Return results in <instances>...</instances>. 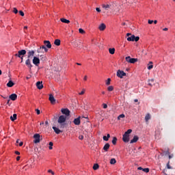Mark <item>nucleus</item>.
I'll use <instances>...</instances> for the list:
<instances>
[{
    "mask_svg": "<svg viewBox=\"0 0 175 175\" xmlns=\"http://www.w3.org/2000/svg\"><path fill=\"white\" fill-rule=\"evenodd\" d=\"M102 8L103 10H112L111 12H114V5L111 4H102Z\"/></svg>",
    "mask_w": 175,
    "mask_h": 175,
    "instance_id": "obj_1",
    "label": "nucleus"
},
{
    "mask_svg": "<svg viewBox=\"0 0 175 175\" xmlns=\"http://www.w3.org/2000/svg\"><path fill=\"white\" fill-rule=\"evenodd\" d=\"M33 143H35V144H38V143H40V140H41V137H40V134L39 133H36L33 135Z\"/></svg>",
    "mask_w": 175,
    "mask_h": 175,
    "instance_id": "obj_2",
    "label": "nucleus"
},
{
    "mask_svg": "<svg viewBox=\"0 0 175 175\" xmlns=\"http://www.w3.org/2000/svg\"><path fill=\"white\" fill-rule=\"evenodd\" d=\"M140 37L135 36V35H131V36L127 38L128 42H139Z\"/></svg>",
    "mask_w": 175,
    "mask_h": 175,
    "instance_id": "obj_3",
    "label": "nucleus"
},
{
    "mask_svg": "<svg viewBox=\"0 0 175 175\" xmlns=\"http://www.w3.org/2000/svg\"><path fill=\"white\" fill-rule=\"evenodd\" d=\"M25 54H27V51H25V49H22L21 51H18V53L15 54V57H24Z\"/></svg>",
    "mask_w": 175,
    "mask_h": 175,
    "instance_id": "obj_4",
    "label": "nucleus"
},
{
    "mask_svg": "<svg viewBox=\"0 0 175 175\" xmlns=\"http://www.w3.org/2000/svg\"><path fill=\"white\" fill-rule=\"evenodd\" d=\"M126 62H129V64H135L137 62V58H131L130 56L126 57Z\"/></svg>",
    "mask_w": 175,
    "mask_h": 175,
    "instance_id": "obj_5",
    "label": "nucleus"
},
{
    "mask_svg": "<svg viewBox=\"0 0 175 175\" xmlns=\"http://www.w3.org/2000/svg\"><path fill=\"white\" fill-rule=\"evenodd\" d=\"M116 75L118 77H120V79H122L124 76H126V73H125V72H124L123 70H118L117 71Z\"/></svg>",
    "mask_w": 175,
    "mask_h": 175,
    "instance_id": "obj_6",
    "label": "nucleus"
},
{
    "mask_svg": "<svg viewBox=\"0 0 175 175\" xmlns=\"http://www.w3.org/2000/svg\"><path fill=\"white\" fill-rule=\"evenodd\" d=\"M33 64L36 65V66H38L40 64V59L39 57L34 56L33 57Z\"/></svg>",
    "mask_w": 175,
    "mask_h": 175,
    "instance_id": "obj_7",
    "label": "nucleus"
},
{
    "mask_svg": "<svg viewBox=\"0 0 175 175\" xmlns=\"http://www.w3.org/2000/svg\"><path fill=\"white\" fill-rule=\"evenodd\" d=\"M66 121V116L62 115L59 117L57 120L58 124H64Z\"/></svg>",
    "mask_w": 175,
    "mask_h": 175,
    "instance_id": "obj_8",
    "label": "nucleus"
},
{
    "mask_svg": "<svg viewBox=\"0 0 175 175\" xmlns=\"http://www.w3.org/2000/svg\"><path fill=\"white\" fill-rule=\"evenodd\" d=\"M62 114H64L65 116H66V117L70 116V111H69L68 108L62 109Z\"/></svg>",
    "mask_w": 175,
    "mask_h": 175,
    "instance_id": "obj_9",
    "label": "nucleus"
},
{
    "mask_svg": "<svg viewBox=\"0 0 175 175\" xmlns=\"http://www.w3.org/2000/svg\"><path fill=\"white\" fill-rule=\"evenodd\" d=\"M52 129H53L56 135H59V133H62V132H64V131L59 129V127L53 126Z\"/></svg>",
    "mask_w": 175,
    "mask_h": 175,
    "instance_id": "obj_10",
    "label": "nucleus"
},
{
    "mask_svg": "<svg viewBox=\"0 0 175 175\" xmlns=\"http://www.w3.org/2000/svg\"><path fill=\"white\" fill-rule=\"evenodd\" d=\"M35 55V51H29L27 52V58H32Z\"/></svg>",
    "mask_w": 175,
    "mask_h": 175,
    "instance_id": "obj_11",
    "label": "nucleus"
},
{
    "mask_svg": "<svg viewBox=\"0 0 175 175\" xmlns=\"http://www.w3.org/2000/svg\"><path fill=\"white\" fill-rule=\"evenodd\" d=\"M122 140L123 142H124V143H128L129 142V135H127L126 134H124Z\"/></svg>",
    "mask_w": 175,
    "mask_h": 175,
    "instance_id": "obj_12",
    "label": "nucleus"
},
{
    "mask_svg": "<svg viewBox=\"0 0 175 175\" xmlns=\"http://www.w3.org/2000/svg\"><path fill=\"white\" fill-rule=\"evenodd\" d=\"M25 65L28 66L31 69L32 68V64H31V58H27V59L25 61Z\"/></svg>",
    "mask_w": 175,
    "mask_h": 175,
    "instance_id": "obj_13",
    "label": "nucleus"
},
{
    "mask_svg": "<svg viewBox=\"0 0 175 175\" xmlns=\"http://www.w3.org/2000/svg\"><path fill=\"white\" fill-rule=\"evenodd\" d=\"M80 118L81 117L79 116L74 120L73 123L75 124V125H80L81 124Z\"/></svg>",
    "mask_w": 175,
    "mask_h": 175,
    "instance_id": "obj_14",
    "label": "nucleus"
},
{
    "mask_svg": "<svg viewBox=\"0 0 175 175\" xmlns=\"http://www.w3.org/2000/svg\"><path fill=\"white\" fill-rule=\"evenodd\" d=\"M49 100L52 105H54V103H55V98H54V96L53 94L49 95Z\"/></svg>",
    "mask_w": 175,
    "mask_h": 175,
    "instance_id": "obj_15",
    "label": "nucleus"
},
{
    "mask_svg": "<svg viewBox=\"0 0 175 175\" xmlns=\"http://www.w3.org/2000/svg\"><path fill=\"white\" fill-rule=\"evenodd\" d=\"M44 44L47 49H51V42H50L49 40H44Z\"/></svg>",
    "mask_w": 175,
    "mask_h": 175,
    "instance_id": "obj_16",
    "label": "nucleus"
},
{
    "mask_svg": "<svg viewBox=\"0 0 175 175\" xmlns=\"http://www.w3.org/2000/svg\"><path fill=\"white\" fill-rule=\"evenodd\" d=\"M98 29L100 31H105L106 29V25H105V23H101L98 27Z\"/></svg>",
    "mask_w": 175,
    "mask_h": 175,
    "instance_id": "obj_17",
    "label": "nucleus"
},
{
    "mask_svg": "<svg viewBox=\"0 0 175 175\" xmlns=\"http://www.w3.org/2000/svg\"><path fill=\"white\" fill-rule=\"evenodd\" d=\"M109 148H110V144L107 143L105 144L103 149L104 150V151H105V152H107V151H109Z\"/></svg>",
    "mask_w": 175,
    "mask_h": 175,
    "instance_id": "obj_18",
    "label": "nucleus"
},
{
    "mask_svg": "<svg viewBox=\"0 0 175 175\" xmlns=\"http://www.w3.org/2000/svg\"><path fill=\"white\" fill-rule=\"evenodd\" d=\"M80 43H81L80 42V40H75L73 42H72V44L73 46H75V47H79V45L80 44Z\"/></svg>",
    "mask_w": 175,
    "mask_h": 175,
    "instance_id": "obj_19",
    "label": "nucleus"
},
{
    "mask_svg": "<svg viewBox=\"0 0 175 175\" xmlns=\"http://www.w3.org/2000/svg\"><path fill=\"white\" fill-rule=\"evenodd\" d=\"M36 87L38 90H42L43 88V84H42V82L38 81L36 83Z\"/></svg>",
    "mask_w": 175,
    "mask_h": 175,
    "instance_id": "obj_20",
    "label": "nucleus"
},
{
    "mask_svg": "<svg viewBox=\"0 0 175 175\" xmlns=\"http://www.w3.org/2000/svg\"><path fill=\"white\" fill-rule=\"evenodd\" d=\"M137 140H139V137H137V135H135L133 137V139L131 140L130 143H131V144H132L133 143H136V142H137Z\"/></svg>",
    "mask_w": 175,
    "mask_h": 175,
    "instance_id": "obj_21",
    "label": "nucleus"
},
{
    "mask_svg": "<svg viewBox=\"0 0 175 175\" xmlns=\"http://www.w3.org/2000/svg\"><path fill=\"white\" fill-rule=\"evenodd\" d=\"M10 99H11V100H16L17 99V94H12L10 96Z\"/></svg>",
    "mask_w": 175,
    "mask_h": 175,
    "instance_id": "obj_22",
    "label": "nucleus"
},
{
    "mask_svg": "<svg viewBox=\"0 0 175 175\" xmlns=\"http://www.w3.org/2000/svg\"><path fill=\"white\" fill-rule=\"evenodd\" d=\"M54 44L55 46H61V40L59 39H56L54 42Z\"/></svg>",
    "mask_w": 175,
    "mask_h": 175,
    "instance_id": "obj_23",
    "label": "nucleus"
},
{
    "mask_svg": "<svg viewBox=\"0 0 175 175\" xmlns=\"http://www.w3.org/2000/svg\"><path fill=\"white\" fill-rule=\"evenodd\" d=\"M103 139L105 142H109V139H110V134H107V136H103Z\"/></svg>",
    "mask_w": 175,
    "mask_h": 175,
    "instance_id": "obj_24",
    "label": "nucleus"
},
{
    "mask_svg": "<svg viewBox=\"0 0 175 175\" xmlns=\"http://www.w3.org/2000/svg\"><path fill=\"white\" fill-rule=\"evenodd\" d=\"M60 21H62V23H64L65 24H69V23H70L69 20L64 18H62Z\"/></svg>",
    "mask_w": 175,
    "mask_h": 175,
    "instance_id": "obj_25",
    "label": "nucleus"
},
{
    "mask_svg": "<svg viewBox=\"0 0 175 175\" xmlns=\"http://www.w3.org/2000/svg\"><path fill=\"white\" fill-rule=\"evenodd\" d=\"M10 120H11V121H16V120H17V114L14 113V114H13V116H11Z\"/></svg>",
    "mask_w": 175,
    "mask_h": 175,
    "instance_id": "obj_26",
    "label": "nucleus"
},
{
    "mask_svg": "<svg viewBox=\"0 0 175 175\" xmlns=\"http://www.w3.org/2000/svg\"><path fill=\"white\" fill-rule=\"evenodd\" d=\"M151 119V116L150 115V113L146 114V116H145V121L146 122H148V120Z\"/></svg>",
    "mask_w": 175,
    "mask_h": 175,
    "instance_id": "obj_27",
    "label": "nucleus"
},
{
    "mask_svg": "<svg viewBox=\"0 0 175 175\" xmlns=\"http://www.w3.org/2000/svg\"><path fill=\"white\" fill-rule=\"evenodd\" d=\"M14 85V83H13L12 81H9L7 83V87L12 88Z\"/></svg>",
    "mask_w": 175,
    "mask_h": 175,
    "instance_id": "obj_28",
    "label": "nucleus"
},
{
    "mask_svg": "<svg viewBox=\"0 0 175 175\" xmlns=\"http://www.w3.org/2000/svg\"><path fill=\"white\" fill-rule=\"evenodd\" d=\"M109 54H114L116 53V49L114 48H109Z\"/></svg>",
    "mask_w": 175,
    "mask_h": 175,
    "instance_id": "obj_29",
    "label": "nucleus"
},
{
    "mask_svg": "<svg viewBox=\"0 0 175 175\" xmlns=\"http://www.w3.org/2000/svg\"><path fill=\"white\" fill-rule=\"evenodd\" d=\"M110 163L111 165H115V163H117V161L116 160V159H111Z\"/></svg>",
    "mask_w": 175,
    "mask_h": 175,
    "instance_id": "obj_30",
    "label": "nucleus"
},
{
    "mask_svg": "<svg viewBox=\"0 0 175 175\" xmlns=\"http://www.w3.org/2000/svg\"><path fill=\"white\" fill-rule=\"evenodd\" d=\"M112 144H113V146H116V144H117V138L116 137H113L112 139Z\"/></svg>",
    "mask_w": 175,
    "mask_h": 175,
    "instance_id": "obj_31",
    "label": "nucleus"
},
{
    "mask_svg": "<svg viewBox=\"0 0 175 175\" xmlns=\"http://www.w3.org/2000/svg\"><path fill=\"white\" fill-rule=\"evenodd\" d=\"M93 169L94 170H98V169H99V164L98 163L94 164L93 166Z\"/></svg>",
    "mask_w": 175,
    "mask_h": 175,
    "instance_id": "obj_32",
    "label": "nucleus"
},
{
    "mask_svg": "<svg viewBox=\"0 0 175 175\" xmlns=\"http://www.w3.org/2000/svg\"><path fill=\"white\" fill-rule=\"evenodd\" d=\"M40 48L42 50H44L45 53H47V51H49V49L47 48H46V46H44V45L41 46Z\"/></svg>",
    "mask_w": 175,
    "mask_h": 175,
    "instance_id": "obj_33",
    "label": "nucleus"
},
{
    "mask_svg": "<svg viewBox=\"0 0 175 175\" xmlns=\"http://www.w3.org/2000/svg\"><path fill=\"white\" fill-rule=\"evenodd\" d=\"M131 133H132V129H129V130H127V131H126L124 133V135H127L129 136V135H131Z\"/></svg>",
    "mask_w": 175,
    "mask_h": 175,
    "instance_id": "obj_34",
    "label": "nucleus"
},
{
    "mask_svg": "<svg viewBox=\"0 0 175 175\" xmlns=\"http://www.w3.org/2000/svg\"><path fill=\"white\" fill-rule=\"evenodd\" d=\"M60 125L58 126V128H59V129H64L65 128V124L64 123H62V124H59Z\"/></svg>",
    "mask_w": 175,
    "mask_h": 175,
    "instance_id": "obj_35",
    "label": "nucleus"
},
{
    "mask_svg": "<svg viewBox=\"0 0 175 175\" xmlns=\"http://www.w3.org/2000/svg\"><path fill=\"white\" fill-rule=\"evenodd\" d=\"M121 118H125V115L124 113L120 114L118 117V120H121Z\"/></svg>",
    "mask_w": 175,
    "mask_h": 175,
    "instance_id": "obj_36",
    "label": "nucleus"
},
{
    "mask_svg": "<svg viewBox=\"0 0 175 175\" xmlns=\"http://www.w3.org/2000/svg\"><path fill=\"white\" fill-rule=\"evenodd\" d=\"M129 3H137V0H129Z\"/></svg>",
    "mask_w": 175,
    "mask_h": 175,
    "instance_id": "obj_37",
    "label": "nucleus"
},
{
    "mask_svg": "<svg viewBox=\"0 0 175 175\" xmlns=\"http://www.w3.org/2000/svg\"><path fill=\"white\" fill-rule=\"evenodd\" d=\"M111 81V79L110 78H108L107 81H106V85H110V82Z\"/></svg>",
    "mask_w": 175,
    "mask_h": 175,
    "instance_id": "obj_38",
    "label": "nucleus"
},
{
    "mask_svg": "<svg viewBox=\"0 0 175 175\" xmlns=\"http://www.w3.org/2000/svg\"><path fill=\"white\" fill-rule=\"evenodd\" d=\"M142 172H144L145 173H148L150 172L149 168H143Z\"/></svg>",
    "mask_w": 175,
    "mask_h": 175,
    "instance_id": "obj_39",
    "label": "nucleus"
},
{
    "mask_svg": "<svg viewBox=\"0 0 175 175\" xmlns=\"http://www.w3.org/2000/svg\"><path fill=\"white\" fill-rule=\"evenodd\" d=\"M113 90H114V88L113 86H109L107 88V90L109 91V92L113 91Z\"/></svg>",
    "mask_w": 175,
    "mask_h": 175,
    "instance_id": "obj_40",
    "label": "nucleus"
},
{
    "mask_svg": "<svg viewBox=\"0 0 175 175\" xmlns=\"http://www.w3.org/2000/svg\"><path fill=\"white\" fill-rule=\"evenodd\" d=\"M40 57L41 60L46 61V56L45 55H42Z\"/></svg>",
    "mask_w": 175,
    "mask_h": 175,
    "instance_id": "obj_41",
    "label": "nucleus"
},
{
    "mask_svg": "<svg viewBox=\"0 0 175 175\" xmlns=\"http://www.w3.org/2000/svg\"><path fill=\"white\" fill-rule=\"evenodd\" d=\"M37 53H44L43 49H42L40 46V48L37 49Z\"/></svg>",
    "mask_w": 175,
    "mask_h": 175,
    "instance_id": "obj_42",
    "label": "nucleus"
},
{
    "mask_svg": "<svg viewBox=\"0 0 175 175\" xmlns=\"http://www.w3.org/2000/svg\"><path fill=\"white\" fill-rule=\"evenodd\" d=\"M79 33H85V31L83 29H79Z\"/></svg>",
    "mask_w": 175,
    "mask_h": 175,
    "instance_id": "obj_43",
    "label": "nucleus"
},
{
    "mask_svg": "<svg viewBox=\"0 0 175 175\" xmlns=\"http://www.w3.org/2000/svg\"><path fill=\"white\" fill-rule=\"evenodd\" d=\"M13 12L15 14H17L18 13V10H17V8H14V10H13Z\"/></svg>",
    "mask_w": 175,
    "mask_h": 175,
    "instance_id": "obj_44",
    "label": "nucleus"
},
{
    "mask_svg": "<svg viewBox=\"0 0 175 175\" xmlns=\"http://www.w3.org/2000/svg\"><path fill=\"white\" fill-rule=\"evenodd\" d=\"M85 93V90L83 89V90L79 93V95H84Z\"/></svg>",
    "mask_w": 175,
    "mask_h": 175,
    "instance_id": "obj_45",
    "label": "nucleus"
},
{
    "mask_svg": "<svg viewBox=\"0 0 175 175\" xmlns=\"http://www.w3.org/2000/svg\"><path fill=\"white\" fill-rule=\"evenodd\" d=\"M167 169H172V167H170V161H168V163H167Z\"/></svg>",
    "mask_w": 175,
    "mask_h": 175,
    "instance_id": "obj_46",
    "label": "nucleus"
},
{
    "mask_svg": "<svg viewBox=\"0 0 175 175\" xmlns=\"http://www.w3.org/2000/svg\"><path fill=\"white\" fill-rule=\"evenodd\" d=\"M152 68H154L153 65H150V66H148V70H151V69H152Z\"/></svg>",
    "mask_w": 175,
    "mask_h": 175,
    "instance_id": "obj_47",
    "label": "nucleus"
},
{
    "mask_svg": "<svg viewBox=\"0 0 175 175\" xmlns=\"http://www.w3.org/2000/svg\"><path fill=\"white\" fill-rule=\"evenodd\" d=\"M19 14L21 15V16H22V17H24V12H23V11H19Z\"/></svg>",
    "mask_w": 175,
    "mask_h": 175,
    "instance_id": "obj_48",
    "label": "nucleus"
},
{
    "mask_svg": "<svg viewBox=\"0 0 175 175\" xmlns=\"http://www.w3.org/2000/svg\"><path fill=\"white\" fill-rule=\"evenodd\" d=\"M36 111L38 115L40 114V110H39L38 109H36Z\"/></svg>",
    "mask_w": 175,
    "mask_h": 175,
    "instance_id": "obj_49",
    "label": "nucleus"
},
{
    "mask_svg": "<svg viewBox=\"0 0 175 175\" xmlns=\"http://www.w3.org/2000/svg\"><path fill=\"white\" fill-rule=\"evenodd\" d=\"M103 109H107V104L103 103Z\"/></svg>",
    "mask_w": 175,
    "mask_h": 175,
    "instance_id": "obj_50",
    "label": "nucleus"
},
{
    "mask_svg": "<svg viewBox=\"0 0 175 175\" xmlns=\"http://www.w3.org/2000/svg\"><path fill=\"white\" fill-rule=\"evenodd\" d=\"M79 140H83V139H84V136H83V135H79Z\"/></svg>",
    "mask_w": 175,
    "mask_h": 175,
    "instance_id": "obj_51",
    "label": "nucleus"
},
{
    "mask_svg": "<svg viewBox=\"0 0 175 175\" xmlns=\"http://www.w3.org/2000/svg\"><path fill=\"white\" fill-rule=\"evenodd\" d=\"M48 172L51 173V174H53V175L55 174L54 172H53V170H48Z\"/></svg>",
    "mask_w": 175,
    "mask_h": 175,
    "instance_id": "obj_52",
    "label": "nucleus"
},
{
    "mask_svg": "<svg viewBox=\"0 0 175 175\" xmlns=\"http://www.w3.org/2000/svg\"><path fill=\"white\" fill-rule=\"evenodd\" d=\"M96 12H98V13H100V12H101L100 8H96Z\"/></svg>",
    "mask_w": 175,
    "mask_h": 175,
    "instance_id": "obj_53",
    "label": "nucleus"
},
{
    "mask_svg": "<svg viewBox=\"0 0 175 175\" xmlns=\"http://www.w3.org/2000/svg\"><path fill=\"white\" fill-rule=\"evenodd\" d=\"M148 24H152V23H154V21L148 20Z\"/></svg>",
    "mask_w": 175,
    "mask_h": 175,
    "instance_id": "obj_54",
    "label": "nucleus"
},
{
    "mask_svg": "<svg viewBox=\"0 0 175 175\" xmlns=\"http://www.w3.org/2000/svg\"><path fill=\"white\" fill-rule=\"evenodd\" d=\"M148 81H149V83H154V79H149Z\"/></svg>",
    "mask_w": 175,
    "mask_h": 175,
    "instance_id": "obj_55",
    "label": "nucleus"
},
{
    "mask_svg": "<svg viewBox=\"0 0 175 175\" xmlns=\"http://www.w3.org/2000/svg\"><path fill=\"white\" fill-rule=\"evenodd\" d=\"M7 105H12V103H10V99H8V101H7Z\"/></svg>",
    "mask_w": 175,
    "mask_h": 175,
    "instance_id": "obj_56",
    "label": "nucleus"
},
{
    "mask_svg": "<svg viewBox=\"0 0 175 175\" xmlns=\"http://www.w3.org/2000/svg\"><path fill=\"white\" fill-rule=\"evenodd\" d=\"M131 36H132V34H131V33H128L126 34V36H127L128 38H130Z\"/></svg>",
    "mask_w": 175,
    "mask_h": 175,
    "instance_id": "obj_57",
    "label": "nucleus"
},
{
    "mask_svg": "<svg viewBox=\"0 0 175 175\" xmlns=\"http://www.w3.org/2000/svg\"><path fill=\"white\" fill-rule=\"evenodd\" d=\"M87 79H88V77H87V75H85V76L84 77V78H83V80H84L85 81H87Z\"/></svg>",
    "mask_w": 175,
    "mask_h": 175,
    "instance_id": "obj_58",
    "label": "nucleus"
},
{
    "mask_svg": "<svg viewBox=\"0 0 175 175\" xmlns=\"http://www.w3.org/2000/svg\"><path fill=\"white\" fill-rule=\"evenodd\" d=\"M53 142H49V146H51V147H53Z\"/></svg>",
    "mask_w": 175,
    "mask_h": 175,
    "instance_id": "obj_59",
    "label": "nucleus"
},
{
    "mask_svg": "<svg viewBox=\"0 0 175 175\" xmlns=\"http://www.w3.org/2000/svg\"><path fill=\"white\" fill-rule=\"evenodd\" d=\"M19 58H21V62H23V59H24V56H21V57H19Z\"/></svg>",
    "mask_w": 175,
    "mask_h": 175,
    "instance_id": "obj_60",
    "label": "nucleus"
},
{
    "mask_svg": "<svg viewBox=\"0 0 175 175\" xmlns=\"http://www.w3.org/2000/svg\"><path fill=\"white\" fill-rule=\"evenodd\" d=\"M143 169H144V168L142 167H139L137 168L138 170H142V171H143Z\"/></svg>",
    "mask_w": 175,
    "mask_h": 175,
    "instance_id": "obj_61",
    "label": "nucleus"
},
{
    "mask_svg": "<svg viewBox=\"0 0 175 175\" xmlns=\"http://www.w3.org/2000/svg\"><path fill=\"white\" fill-rule=\"evenodd\" d=\"M15 154H16V155H20V152L16 151V152H15Z\"/></svg>",
    "mask_w": 175,
    "mask_h": 175,
    "instance_id": "obj_62",
    "label": "nucleus"
},
{
    "mask_svg": "<svg viewBox=\"0 0 175 175\" xmlns=\"http://www.w3.org/2000/svg\"><path fill=\"white\" fill-rule=\"evenodd\" d=\"M23 144V142H20V143H19V146H20V147H22Z\"/></svg>",
    "mask_w": 175,
    "mask_h": 175,
    "instance_id": "obj_63",
    "label": "nucleus"
},
{
    "mask_svg": "<svg viewBox=\"0 0 175 175\" xmlns=\"http://www.w3.org/2000/svg\"><path fill=\"white\" fill-rule=\"evenodd\" d=\"M20 156H18L17 157H16V161H18L19 159H20Z\"/></svg>",
    "mask_w": 175,
    "mask_h": 175,
    "instance_id": "obj_64",
    "label": "nucleus"
}]
</instances>
